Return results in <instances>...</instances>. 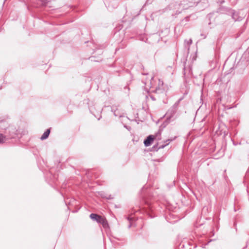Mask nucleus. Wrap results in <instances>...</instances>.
Segmentation results:
<instances>
[{
    "label": "nucleus",
    "instance_id": "423d86ee",
    "mask_svg": "<svg viewBox=\"0 0 249 249\" xmlns=\"http://www.w3.org/2000/svg\"><path fill=\"white\" fill-rule=\"evenodd\" d=\"M5 140V137L2 134H0V143L4 142Z\"/></svg>",
    "mask_w": 249,
    "mask_h": 249
},
{
    "label": "nucleus",
    "instance_id": "7ed1b4c3",
    "mask_svg": "<svg viewBox=\"0 0 249 249\" xmlns=\"http://www.w3.org/2000/svg\"><path fill=\"white\" fill-rule=\"evenodd\" d=\"M99 223L101 224L103 227L105 228H107L109 227L106 218L103 216L100 219Z\"/></svg>",
    "mask_w": 249,
    "mask_h": 249
},
{
    "label": "nucleus",
    "instance_id": "0eeeda50",
    "mask_svg": "<svg viewBox=\"0 0 249 249\" xmlns=\"http://www.w3.org/2000/svg\"><path fill=\"white\" fill-rule=\"evenodd\" d=\"M128 220L130 221L129 227H130L133 225L132 222L134 220V217L131 216H130L128 217Z\"/></svg>",
    "mask_w": 249,
    "mask_h": 249
},
{
    "label": "nucleus",
    "instance_id": "f257e3e1",
    "mask_svg": "<svg viewBox=\"0 0 249 249\" xmlns=\"http://www.w3.org/2000/svg\"><path fill=\"white\" fill-rule=\"evenodd\" d=\"M156 139V136L154 135H149L147 137V139L144 141V144L145 146H150Z\"/></svg>",
    "mask_w": 249,
    "mask_h": 249
},
{
    "label": "nucleus",
    "instance_id": "39448f33",
    "mask_svg": "<svg viewBox=\"0 0 249 249\" xmlns=\"http://www.w3.org/2000/svg\"><path fill=\"white\" fill-rule=\"evenodd\" d=\"M158 83L156 89H160L163 85V81L160 79H158Z\"/></svg>",
    "mask_w": 249,
    "mask_h": 249
},
{
    "label": "nucleus",
    "instance_id": "20e7f679",
    "mask_svg": "<svg viewBox=\"0 0 249 249\" xmlns=\"http://www.w3.org/2000/svg\"><path fill=\"white\" fill-rule=\"evenodd\" d=\"M50 129H47L42 135L41 139L42 140H45L47 138L50 134Z\"/></svg>",
    "mask_w": 249,
    "mask_h": 249
},
{
    "label": "nucleus",
    "instance_id": "f03ea898",
    "mask_svg": "<svg viewBox=\"0 0 249 249\" xmlns=\"http://www.w3.org/2000/svg\"><path fill=\"white\" fill-rule=\"evenodd\" d=\"M90 218L93 220H96L97 222L99 223L100 219L103 217L95 213H91L90 214Z\"/></svg>",
    "mask_w": 249,
    "mask_h": 249
}]
</instances>
